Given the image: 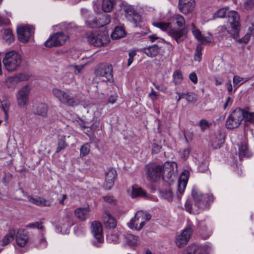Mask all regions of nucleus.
Wrapping results in <instances>:
<instances>
[{
    "label": "nucleus",
    "instance_id": "obj_1",
    "mask_svg": "<svg viewBox=\"0 0 254 254\" xmlns=\"http://www.w3.org/2000/svg\"><path fill=\"white\" fill-rule=\"evenodd\" d=\"M153 25L165 31L178 43L184 41L186 38L187 31L186 28H172L171 23L164 22L153 23Z\"/></svg>",
    "mask_w": 254,
    "mask_h": 254
},
{
    "label": "nucleus",
    "instance_id": "obj_2",
    "mask_svg": "<svg viewBox=\"0 0 254 254\" xmlns=\"http://www.w3.org/2000/svg\"><path fill=\"white\" fill-rule=\"evenodd\" d=\"M22 62L21 56L15 51H11L5 54L2 60L5 69L8 72L16 70Z\"/></svg>",
    "mask_w": 254,
    "mask_h": 254
},
{
    "label": "nucleus",
    "instance_id": "obj_3",
    "mask_svg": "<svg viewBox=\"0 0 254 254\" xmlns=\"http://www.w3.org/2000/svg\"><path fill=\"white\" fill-rule=\"evenodd\" d=\"M52 93L61 103L70 107L78 106L81 102L76 95H72L57 88L52 89Z\"/></svg>",
    "mask_w": 254,
    "mask_h": 254
},
{
    "label": "nucleus",
    "instance_id": "obj_4",
    "mask_svg": "<svg viewBox=\"0 0 254 254\" xmlns=\"http://www.w3.org/2000/svg\"><path fill=\"white\" fill-rule=\"evenodd\" d=\"M151 218V215L147 212L138 211L134 218L127 223V226L131 229L139 231L143 228L146 222L149 221Z\"/></svg>",
    "mask_w": 254,
    "mask_h": 254
},
{
    "label": "nucleus",
    "instance_id": "obj_5",
    "mask_svg": "<svg viewBox=\"0 0 254 254\" xmlns=\"http://www.w3.org/2000/svg\"><path fill=\"white\" fill-rule=\"evenodd\" d=\"M244 111L242 109L237 108L231 113L226 122V127L229 129L238 127L244 119Z\"/></svg>",
    "mask_w": 254,
    "mask_h": 254
},
{
    "label": "nucleus",
    "instance_id": "obj_6",
    "mask_svg": "<svg viewBox=\"0 0 254 254\" xmlns=\"http://www.w3.org/2000/svg\"><path fill=\"white\" fill-rule=\"evenodd\" d=\"M94 73L104 82L113 81V68L110 64H99L95 69Z\"/></svg>",
    "mask_w": 254,
    "mask_h": 254
},
{
    "label": "nucleus",
    "instance_id": "obj_7",
    "mask_svg": "<svg viewBox=\"0 0 254 254\" xmlns=\"http://www.w3.org/2000/svg\"><path fill=\"white\" fill-rule=\"evenodd\" d=\"M228 22L233 30L232 38L237 40L239 37V31L241 27L240 17L236 11H230L228 14Z\"/></svg>",
    "mask_w": 254,
    "mask_h": 254
},
{
    "label": "nucleus",
    "instance_id": "obj_8",
    "mask_svg": "<svg viewBox=\"0 0 254 254\" xmlns=\"http://www.w3.org/2000/svg\"><path fill=\"white\" fill-rule=\"evenodd\" d=\"M91 231L97 242L93 241V245L96 247H100L104 241L103 235V227L101 223L94 221L91 223Z\"/></svg>",
    "mask_w": 254,
    "mask_h": 254
},
{
    "label": "nucleus",
    "instance_id": "obj_9",
    "mask_svg": "<svg viewBox=\"0 0 254 254\" xmlns=\"http://www.w3.org/2000/svg\"><path fill=\"white\" fill-rule=\"evenodd\" d=\"M161 165L156 164H149L147 166L146 172L147 179L152 182L159 180L162 176Z\"/></svg>",
    "mask_w": 254,
    "mask_h": 254
},
{
    "label": "nucleus",
    "instance_id": "obj_10",
    "mask_svg": "<svg viewBox=\"0 0 254 254\" xmlns=\"http://www.w3.org/2000/svg\"><path fill=\"white\" fill-rule=\"evenodd\" d=\"M88 41L95 46H102L108 42L109 37L103 32H95L88 36Z\"/></svg>",
    "mask_w": 254,
    "mask_h": 254
},
{
    "label": "nucleus",
    "instance_id": "obj_11",
    "mask_svg": "<svg viewBox=\"0 0 254 254\" xmlns=\"http://www.w3.org/2000/svg\"><path fill=\"white\" fill-rule=\"evenodd\" d=\"M34 29L32 26L21 25L18 27L17 33L19 40L23 43L27 42L33 35Z\"/></svg>",
    "mask_w": 254,
    "mask_h": 254
},
{
    "label": "nucleus",
    "instance_id": "obj_12",
    "mask_svg": "<svg viewBox=\"0 0 254 254\" xmlns=\"http://www.w3.org/2000/svg\"><path fill=\"white\" fill-rule=\"evenodd\" d=\"M67 38L63 32H58L50 37L44 43V45L47 47L60 46L65 43Z\"/></svg>",
    "mask_w": 254,
    "mask_h": 254
},
{
    "label": "nucleus",
    "instance_id": "obj_13",
    "mask_svg": "<svg viewBox=\"0 0 254 254\" xmlns=\"http://www.w3.org/2000/svg\"><path fill=\"white\" fill-rule=\"evenodd\" d=\"M31 91L30 86L26 85L21 88L16 95L17 102L20 107L26 106L29 102V95Z\"/></svg>",
    "mask_w": 254,
    "mask_h": 254
},
{
    "label": "nucleus",
    "instance_id": "obj_14",
    "mask_svg": "<svg viewBox=\"0 0 254 254\" xmlns=\"http://www.w3.org/2000/svg\"><path fill=\"white\" fill-rule=\"evenodd\" d=\"M192 229L190 225H188L186 228L183 230L181 234L177 236L176 240V243L179 247L186 245L190 238L192 233Z\"/></svg>",
    "mask_w": 254,
    "mask_h": 254
},
{
    "label": "nucleus",
    "instance_id": "obj_15",
    "mask_svg": "<svg viewBox=\"0 0 254 254\" xmlns=\"http://www.w3.org/2000/svg\"><path fill=\"white\" fill-rule=\"evenodd\" d=\"M177 166L175 162H166L163 165H161V172H162L163 179L165 181H173L175 176L174 173V167Z\"/></svg>",
    "mask_w": 254,
    "mask_h": 254
},
{
    "label": "nucleus",
    "instance_id": "obj_16",
    "mask_svg": "<svg viewBox=\"0 0 254 254\" xmlns=\"http://www.w3.org/2000/svg\"><path fill=\"white\" fill-rule=\"evenodd\" d=\"M28 79L29 76L27 75L18 74L15 76L7 78L5 80V84L8 88L14 89L19 83L27 81Z\"/></svg>",
    "mask_w": 254,
    "mask_h": 254
},
{
    "label": "nucleus",
    "instance_id": "obj_17",
    "mask_svg": "<svg viewBox=\"0 0 254 254\" xmlns=\"http://www.w3.org/2000/svg\"><path fill=\"white\" fill-rule=\"evenodd\" d=\"M191 27L192 33L193 36L201 44L208 45L213 43V39L211 34L209 33V36L204 37L201 34L200 31L195 27L194 24H191Z\"/></svg>",
    "mask_w": 254,
    "mask_h": 254
},
{
    "label": "nucleus",
    "instance_id": "obj_18",
    "mask_svg": "<svg viewBox=\"0 0 254 254\" xmlns=\"http://www.w3.org/2000/svg\"><path fill=\"white\" fill-rule=\"evenodd\" d=\"M191 194L194 201V206L200 209L207 208V202H205L206 197L203 195L200 191L193 189L192 190Z\"/></svg>",
    "mask_w": 254,
    "mask_h": 254
},
{
    "label": "nucleus",
    "instance_id": "obj_19",
    "mask_svg": "<svg viewBox=\"0 0 254 254\" xmlns=\"http://www.w3.org/2000/svg\"><path fill=\"white\" fill-rule=\"evenodd\" d=\"M17 245L20 247H24L29 241V236L27 231L23 229H19L15 234Z\"/></svg>",
    "mask_w": 254,
    "mask_h": 254
},
{
    "label": "nucleus",
    "instance_id": "obj_20",
    "mask_svg": "<svg viewBox=\"0 0 254 254\" xmlns=\"http://www.w3.org/2000/svg\"><path fill=\"white\" fill-rule=\"evenodd\" d=\"M117 177L116 171L113 169H109L105 174V187L107 189H110L114 185Z\"/></svg>",
    "mask_w": 254,
    "mask_h": 254
},
{
    "label": "nucleus",
    "instance_id": "obj_21",
    "mask_svg": "<svg viewBox=\"0 0 254 254\" xmlns=\"http://www.w3.org/2000/svg\"><path fill=\"white\" fill-rule=\"evenodd\" d=\"M179 6L183 13H188L194 8V0H179Z\"/></svg>",
    "mask_w": 254,
    "mask_h": 254
},
{
    "label": "nucleus",
    "instance_id": "obj_22",
    "mask_svg": "<svg viewBox=\"0 0 254 254\" xmlns=\"http://www.w3.org/2000/svg\"><path fill=\"white\" fill-rule=\"evenodd\" d=\"M126 14L129 20H132L135 27H141L142 26L141 16L135 12L134 10L128 8Z\"/></svg>",
    "mask_w": 254,
    "mask_h": 254
},
{
    "label": "nucleus",
    "instance_id": "obj_23",
    "mask_svg": "<svg viewBox=\"0 0 254 254\" xmlns=\"http://www.w3.org/2000/svg\"><path fill=\"white\" fill-rule=\"evenodd\" d=\"M48 110V105L44 103H37L33 106V113L43 117H47Z\"/></svg>",
    "mask_w": 254,
    "mask_h": 254
},
{
    "label": "nucleus",
    "instance_id": "obj_24",
    "mask_svg": "<svg viewBox=\"0 0 254 254\" xmlns=\"http://www.w3.org/2000/svg\"><path fill=\"white\" fill-rule=\"evenodd\" d=\"M252 156L253 153L249 150L247 142L241 143L239 145V157L240 160L243 157L250 158Z\"/></svg>",
    "mask_w": 254,
    "mask_h": 254
},
{
    "label": "nucleus",
    "instance_id": "obj_25",
    "mask_svg": "<svg viewBox=\"0 0 254 254\" xmlns=\"http://www.w3.org/2000/svg\"><path fill=\"white\" fill-rule=\"evenodd\" d=\"M90 209L87 207H80L74 210L76 217L81 221H85L89 216Z\"/></svg>",
    "mask_w": 254,
    "mask_h": 254
},
{
    "label": "nucleus",
    "instance_id": "obj_26",
    "mask_svg": "<svg viewBox=\"0 0 254 254\" xmlns=\"http://www.w3.org/2000/svg\"><path fill=\"white\" fill-rule=\"evenodd\" d=\"M217 30V37L219 40H225L227 39L229 37H232V29L231 31H230L227 29L226 26H221L218 28Z\"/></svg>",
    "mask_w": 254,
    "mask_h": 254
},
{
    "label": "nucleus",
    "instance_id": "obj_27",
    "mask_svg": "<svg viewBox=\"0 0 254 254\" xmlns=\"http://www.w3.org/2000/svg\"><path fill=\"white\" fill-rule=\"evenodd\" d=\"M160 50V48L156 44L147 48H144L141 50L143 53L151 58L155 57L157 56Z\"/></svg>",
    "mask_w": 254,
    "mask_h": 254
},
{
    "label": "nucleus",
    "instance_id": "obj_28",
    "mask_svg": "<svg viewBox=\"0 0 254 254\" xmlns=\"http://www.w3.org/2000/svg\"><path fill=\"white\" fill-rule=\"evenodd\" d=\"M28 199L30 202L39 206L49 207L51 204L49 201L41 197H33L29 196Z\"/></svg>",
    "mask_w": 254,
    "mask_h": 254
},
{
    "label": "nucleus",
    "instance_id": "obj_29",
    "mask_svg": "<svg viewBox=\"0 0 254 254\" xmlns=\"http://www.w3.org/2000/svg\"><path fill=\"white\" fill-rule=\"evenodd\" d=\"M73 223L74 222L71 213H67L59 220V225L61 227H64L65 228L70 227Z\"/></svg>",
    "mask_w": 254,
    "mask_h": 254
},
{
    "label": "nucleus",
    "instance_id": "obj_30",
    "mask_svg": "<svg viewBox=\"0 0 254 254\" xmlns=\"http://www.w3.org/2000/svg\"><path fill=\"white\" fill-rule=\"evenodd\" d=\"M15 236V231L13 229H10L1 240V245L5 246L9 244L14 240Z\"/></svg>",
    "mask_w": 254,
    "mask_h": 254
},
{
    "label": "nucleus",
    "instance_id": "obj_31",
    "mask_svg": "<svg viewBox=\"0 0 254 254\" xmlns=\"http://www.w3.org/2000/svg\"><path fill=\"white\" fill-rule=\"evenodd\" d=\"M131 196L133 198L137 197H147L146 192L140 187L136 185L132 186Z\"/></svg>",
    "mask_w": 254,
    "mask_h": 254
},
{
    "label": "nucleus",
    "instance_id": "obj_32",
    "mask_svg": "<svg viewBox=\"0 0 254 254\" xmlns=\"http://www.w3.org/2000/svg\"><path fill=\"white\" fill-rule=\"evenodd\" d=\"M104 223L107 227L114 228L117 226V221L110 214L107 213L104 218Z\"/></svg>",
    "mask_w": 254,
    "mask_h": 254
},
{
    "label": "nucleus",
    "instance_id": "obj_33",
    "mask_svg": "<svg viewBox=\"0 0 254 254\" xmlns=\"http://www.w3.org/2000/svg\"><path fill=\"white\" fill-rule=\"evenodd\" d=\"M126 35V32L123 27L117 26L111 34L113 39H118L122 38Z\"/></svg>",
    "mask_w": 254,
    "mask_h": 254
},
{
    "label": "nucleus",
    "instance_id": "obj_34",
    "mask_svg": "<svg viewBox=\"0 0 254 254\" xmlns=\"http://www.w3.org/2000/svg\"><path fill=\"white\" fill-rule=\"evenodd\" d=\"M58 146L56 153H59L61 150L64 149L67 146V143L65 142V135H59L58 137Z\"/></svg>",
    "mask_w": 254,
    "mask_h": 254
},
{
    "label": "nucleus",
    "instance_id": "obj_35",
    "mask_svg": "<svg viewBox=\"0 0 254 254\" xmlns=\"http://www.w3.org/2000/svg\"><path fill=\"white\" fill-rule=\"evenodd\" d=\"M97 21L98 23V27H103L110 22V15L107 13L101 15L98 17Z\"/></svg>",
    "mask_w": 254,
    "mask_h": 254
},
{
    "label": "nucleus",
    "instance_id": "obj_36",
    "mask_svg": "<svg viewBox=\"0 0 254 254\" xmlns=\"http://www.w3.org/2000/svg\"><path fill=\"white\" fill-rule=\"evenodd\" d=\"M242 110L244 111V120L245 122L254 124V112H250L249 108H244Z\"/></svg>",
    "mask_w": 254,
    "mask_h": 254
},
{
    "label": "nucleus",
    "instance_id": "obj_37",
    "mask_svg": "<svg viewBox=\"0 0 254 254\" xmlns=\"http://www.w3.org/2000/svg\"><path fill=\"white\" fill-rule=\"evenodd\" d=\"M115 4V0H103L102 8L106 12L112 10Z\"/></svg>",
    "mask_w": 254,
    "mask_h": 254
},
{
    "label": "nucleus",
    "instance_id": "obj_38",
    "mask_svg": "<svg viewBox=\"0 0 254 254\" xmlns=\"http://www.w3.org/2000/svg\"><path fill=\"white\" fill-rule=\"evenodd\" d=\"M126 240L127 243L131 246H136L138 243V237L131 234L126 235Z\"/></svg>",
    "mask_w": 254,
    "mask_h": 254
},
{
    "label": "nucleus",
    "instance_id": "obj_39",
    "mask_svg": "<svg viewBox=\"0 0 254 254\" xmlns=\"http://www.w3.org/2000/svg\"><path fill=\"white\" fill-rule=\"evenodd\" d=\"M224 138L222 134H219V137L217 136L215 138L213 139L212 141V146L214 149H217L220 148L222 144L224 143Z\"/></svg>",
    "mask_w": 254,
    "mask_h": 254
},
{
    "label": "nucleus",
    "instance_id": "obj_40",
    "mask_svg": "<svg viewBox=\"0 0 254 254\" xmlns=\"http://www.w3.org/2000/svg\"><path fill=\"white\" fill-rule=\"evenodd\" d=\"M3 38L8 43L14 40V36L12 31L9 29H6L3 31Z\"/></svg>",
    "mask_w": 254,
    "mask_h": 254
},
{
    "label": "nucleus",
    "instance_id": "obj_41",
    "mask_svg": "<svg viewBox=\"0 0 254 254\" xmlns=\"http://www.w3.org/2000/svg\"><path fill=\"white\" fill-rule=\"evenodd\" d=\"M173 76L174 81L176 85L181 84L183 80V75L180 70H176L174 71Z\"/></svg>",
    "mask_w": 254,
    "mask_h": 254
},
{
    "label": "nucleus",
    "instance_id": "obj_42",
    "mask_svg": "<svg viewBox=\"0 0 254 254\" xmlns=\"http://www.w3.org/2000/svg\"><path fill=\"white\" fill-rule=\"evenodd\" d=\"M173 19L175 23L177 24L179 27H182L185 23V19L181 15H175Z\"/></svg>",
    "mask_w": 254,
    "mask_h": 254
},
{
    "label": "nucleus",
    "instance_id": "obj_43",
    "mask_svg": "<svg viewBox=\"0 0 254 254\" xmlns=\"http://www.w3.org/2000/svg\"><path fill=\"white\" fill-rule=\"evenodd\" d=\"M90 150V145L89 143H84L80 148V156L82 157L88 155Z\"/></svg>",
    "mask_w": 254,
    "mask_h": 254
},
{
    "label": "nucleus",
    "instance_id": "obj_44",
    "mask_svg": "<svg viewBox=\"0 0 254 254\" xmlns=\"http://www.w3.org/2000/svg\"><path fill=\"white\" fill-rule=\"evenodd\" d=\"M202 47L201 45H198L196 46V50L194 54V60L195 61L199 62L201 60Z\"/></svg>",
    "mask_w": 254,
    "mask_h": 254
},
{
    "label": "nucleus",
    "instance_id": "obj_45",
    "mask_svg": "<svg viewBox=\"0 0 254 254\" xmlns=\"http://www.w3.org/2000/svg\"><path fill=\"white\" fill-rule=\"evenodd\" d=\"M244 79L237 75H235L234 76L233 79V85L234 87L235 88L236 90L238 87H239L242 84L244 83L245 81H244Z\"/></svg>",
    "mask_w": 254,
    "mask_h": 254
},
{
    "label": "nucleus",
    "instance_id": "obj_46",
    "mask_svg": "<svg viewBox=\"0 0 254 254\" xmlns=\"http://www.w3.org/2000/svg\"><path fill=\"white\" fill-rule=\"evenodd\" d=\"M185 99L189 103L195 102L197 100V96L192 92L185 93Z\"/></svg>",
    "mask_w": 254,
    "mask_h": 254
},
{
    "label": "nucleus",
    "instance_id": "obj_47",
    "mask_svg": "<svg viewBox=\"0 0 254 254\" xmlns=\"http://www.w3.org/2000/svg\"><path fill=\"white\" fill-rule=\"evenodd\" d=\"M211 126V123L204 119L201 120L199 122V126L202 131H204L205 130L209 128Z\"/></svg>",
    "mask_w": 254,
    "mask_h": 254
},
{
    "label": "nucleus",
    "instance_id": "obj_48",
    "mask_svg": "<svg viewBox=\"0 0 254 254\" xmlns=\"http://www.w3.org/2000/svg\"><path fill=\"white\" fill-rule=\"evenodd\" d=\"M227 10V8H222L217 10L213 15V18H222L224 17Z\"/></svg>",
    "mask_w": 254,
    "mask_h": 254
},
{
    "label": "nucleus",
    "instance_id": "obj_49",
    "mask_svg": "<svg viewBox=\"0 0 254 254\" xmlns=\"http://www.w3.org/2000/svg\"><path fill=\"white\" fill-rule=\"evenodd\" d=\"M104 201L111 205H115L117 203V200L113 196L107 195L102 197Z\"/></svg>",
    "mask_w": 254,
    "mask_h": 254
},
{
    "label": "nucleus",
    "instance_id": "obj_50",
    "mask_svg": "<svg viewBox=\"0 0 254 254\" xmlns=\"http://www.w3.org/2000/svg\"><path fill=\"white\" fill-rule=\"evenodd\" d=\"M26 227L29 228H37L38 229H43L44 227L43 223L41 222H36L34 223H29L26 225Z\"/></svg>",
    "mask_w": 254,
    "mask_h": 254
},
{
    "label": "nucleus",
    "instance_id": "obj_51",
    "mask_svg": "<svg viewBox=\"0 0 254 254\" xmlns=\"http://www.w3.org/2000/svg\"><path fill=\"white\" fill-rule=\"evenodd\" d=\"M119 235L118 234H113L111 232L107 235V239L109 242L116 243L119 239Z\"/></svg>",
    "mask_w": 254,
    "mask_h": 254
},
{
    "label": "nucleus",
    "instance_id": "obj_52",
    "mask_svg": "<svg viewBox=\"0 0 254 254\" xmlns=\"http://www.w3.org/2000/svg\"><path fill=\"white\" fill-rule=\"evenodd\" d=\"M173 195L172 191L171 190H164L162 192V196L168 201L172 200Z\"/></svg>",
    "mask_w": 254,
    "mask_h": 254
},
{
    "label": "nucleus",
    "instance_id": "obj_53",
    "mask_svg": "<svg viewBox=\"0 0 254 254\" xmlns=\"http://www.w3.org/2000/svg\"><path fill=\"white\" fill-rule=\"evenodd\" d=\"M86 24L91 28L98 27V23L97 20H95L92 17L86 21Z\"/></svg>",
    "mask_w": 254,
    "mask_h": 254
},
{
    "label": "nucleus",
    "instance_id": "obj_54",
    "mask_svg": "<svg viewBox=\"0 0 254 254\" xmlns=\"http://www.w3.org/2000/svg\"><path fill=\"white\" fill-rule=\"evenodd\" d=\"M189 172L188 171H184L182 173L180 179L178 181L182 182L187 184L189 179Z\"/></svg>",
    "mask_w": 254,
    "mask_h": 254
},
{
    "label": "nucleus",
    "instance_id": "obj_55",
    "mask_svg": "<svg viewBox=\"0 0 254 254\" xmlns=\"http://www.w3.org/2000/svg\"><path fill=\"white\" fill-rule=\"evenodd\" d=\"M250 37L251 36L250 33L248 32L242 38L238 39V38L237 39L235 40L237 41L239 43H244L246 44L250 41Z\"/></svg>",
    "mask_w": 254,
    "mask_h": 254
},
{
    "label": "nucleus",
    "instance_id": "obj_56",
    "mask_svg": "<svg viewBox=\"0 0 254 254\" xmlns=\"http://www.w3.org/2000/svg\"><path fill=\"white\" fill-rule=\"evenodd\" d=\"M187 184V183L178 181V191L179 192V193L181 194H182L184 193L185 190L186 189Z\"/></svg>",
    "mask_w": 254,
    "mask_h": 254
},
{
    "label": "nucleus",
    "instance_id": "obj_57",
    "mask_svg": "<svg viewBox=\"0 0 254 254\" xmlns=\"http://www.w3.org/2000/svg\"><path fill=\"white\" fill-rule=\"evenodd\" d=\"M254 6V0H247L244 3V7L247 10L252 9Z\"/></svg>",
    "mask_w": 254,
    "mask_h": 254
},
{
    "label": "nucleus",
    "instance_id": "obj_58",
    "mask_svg": "<svg viewBox=\"0 0 254 254\" xmlns=\"http://www.w3.org/2000/svg\"><path fill=\"white\" fill-rule=\"evenodd\" d=\"M205 202H207V208L208 207V204L209 202H212L214 200V196L211 193H208L205 195Z\"/></svg>",
    "mask_w": 254,
    "mask_h": 254
},
{
    "label": "nucleus",
    "instance_id": "obj_59",
    "mask_svg": "<svg viewBox=\"0 0 254 254\" xmlns=\"http://www.w3.org/2000/svg\"><path fill=\"white\" fill-rule=\"evenodd\" d=\"M148 38H149L150 40L152 42H154L156 40L159 39L160 41H162V42H165L167 44L169 43L168 42H165L164 39L160 38L159 37H158L157 36L156 34H153V35H150V36H149Z\"/></svg>",
    "mask_w": 254,
    "mask_h": 254
},
{
    "label": "nucleus",
    "instance_id": "obj_60",
    "mask_svg": "<svg viewBox=\"0 0 254 254\" xmlns=\"http://www.w3.org/2000/svg\"><path fill=\"white\" fill-rule=\"evenodd\" d=\"M186 210L191 213L192 211V205L190 201L187 200L185 203Z\"/></svg>",
    "mask_w": 254,
    "mask_h": 254
},
{
    "label": "nucleus",
    "instance_id": "obj_61",
    "mask_svg": "<svg viewBox=\"0 0 254 254\" xmlns=\"http://www.w3.org/2000/svg\"><path fill=\"white\" fill-rule=\"evenodd\" d=\"M151 92L149 93L148 96L152 101H154L157 98L158 95L157 93L154 90L153 88L151 89Z\"/></svg>",
    "mask_w": 254,
    "mask_h": 254
},
{
    "label": "nucleus",
    "instance_id": "obj_62",
    "mask_svg": "<svg viewBox=\"0 0 254 254\" xmlns=\"http://www.w3.org/2000/svg\"><path fill=\"white\" fill-rule=\"evenodd\" d=\"M190 149L189 147L184 149L182 154V157L185 159L187 158L190 154Z\"/></svg>",
    "mask_w": 254,
    "mask_h": 254
},
{
    "label": "nucleus",
    "instance_id": "obj_63",
    "mask_svg": "<svg viewBox=\"0 0 254 254\" xmlns=\"http://www.w3.org/2000/svg\"><path fill=\"white\" fill-rule=\"evenodd\" d=\"M232 100L230 97H228L226 99V101L224 103L223 108L224 110H226L227 108L232 104Z\"/></svg>",
    "mask_w": 254,
    "mask_h": 254
},
{
    "label": "nucleus",
    "instance_id": "obj_64",
    "mask_svg": "<svg viewBox=\"0 0 254 254\" xmlns=\"http://www.w3.org/2000/svg\"><path fill=\"white\" fill-rule=\"evenodd\" d=\"M189 77L190 80L194 84L197 82V77L196 74L194 72H191L190 75Z\"/></svg>",
    "mask_w": 254,
    "mask_h": 254
}]
</instances>
